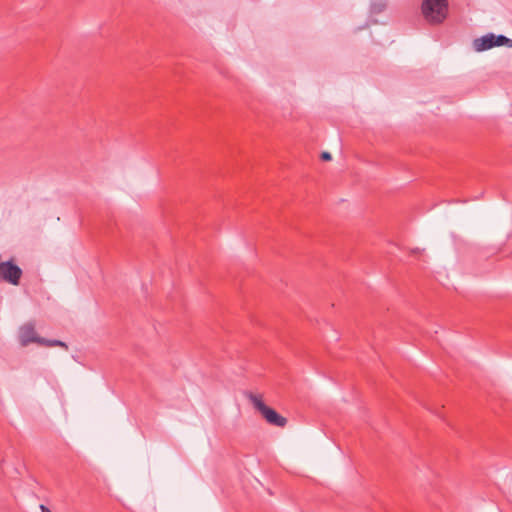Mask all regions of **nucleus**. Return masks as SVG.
I'll use <instances>...</instances> for the list:
<instances>
[{
    "label": "nucleus",
    "mask_w": 512,
    "mask_h": 512,
    "mask_svg": "<svg viewBox=\"0 0 512 512\" xmlns=\"http://www.w3.org/2000/svg\"><path fill=\"white\" fill-rule=\"evenodd\" d=\"M449 11L448 0H423L421 12L424 19L431 25L442 24Z\"/></svg>",
    "instance_id": "nucleus-1"
},
{
    "label": "nucleus",
    "mask_w": 512,
    "mask_h": 512,
    "mask_svg": "<svg viewBox=\"0 0 512 512\" xmlns=\"http://www.w3.org/2000/svg\"><path fill=\"white\" fill-rule=\"evenodd\" d=\"M248 399L253 405V407L261 413L263 418L270 424L276 427H285L287 424V419L277 413L274 409L267 406L260 395H256L253 393L248 394Z\"/></svg>",
    "instance_id": "nucleus-2"
},
{
    "label": "nucleus",
    "mask_w": 512,
    "mask_h": 512,
    "mask_svg": "<svg viewBox=\"0 0 512 512\" xmlns=\"http://www.w3.org/2000/svg\"><path fill=\"white\" fill-rule=\"evenodd\" d=\"M19 338L22 346H27L29 343H38L47 347L60 346L67 348V345L60 340H47L38 337L34 325L31 323L25 324L20 328Z\"/></svg>",
    "instance_id": "nucleus-3"
},
{
    "label": "nucleus",
    "mask_w": 512,
    "mask_h": 512,
    "mask_svg": "<svg viewBox=\"0 0 512 512\" xmlns=\"http://www.w3.org/2000/svg\"><path fill=\"white\" fill-rule=\"evenodd\" d=\"M22 275V269L12 260L0 262V282L17 286L20 283Z\"/></svg>",
    "instance_id": "nucleus-4"
},
{
    "label": "nucleus",
    "mask_w": 512,
    "mask_h": 512,
    "mask_svg": "<svg viewBox=\"0 0 512 512\" xmlns=\"http://www.w3.org/2000/svg\"><path fill=\"white\" fill-rule=\"evenodd\" d=\"M495 47V42L493 39V33H488L479 38L474 39L473 48L477 52H482L485 50H489Z\"/></svg>",
    "instance_id": "nucleus-5"
},
{
    "label": "nucleus",
    "mask_w": 512,
    "mask_h": 512,
    "mask_svg": "<svg viewBox=\"0 0 512 512\" xmlns=\"http://www.w3.org/2000/svg\"><path fill=\"white\" fill-rule=\"evenodd\" d=\"M493 39H494V42H495V47L505 45V46H507L509 48H512V39L507 38L504 35H495V34H493Z\"/></svg>",
    "instance_id": "nucleus-6"
},
{
    "label": "nucleus",
    "mask_w": 512,
    "mask_h": 512,
    "mask_svg": "<svg viewBox=\"0 0 512 512\" xmlns=\"http://www.w3.org/2000/svg\"><path fill=\"white\" fill-rule=\"evenodd\" d=\"M320 157L323 161H329L332 158L329 152H322Z\"/></svg>",
    "instance_id": "nucleus-7"
},
{
    "label": "nucleus",
    "mask_w": 512,
    "mask_h": 512,
    "mask_svg": "<svg viewBox=\"0 0 512 512\" xmlns=\"http://www.w3.org/2000/svg\"><path fill=\"white\" fill-rule=\"evenodd\" d=\"M41 512H52L49 508H47L45 505H40Z\"/></svg>",
    "instance_id": "nucleus-8"
}]
</instances>
